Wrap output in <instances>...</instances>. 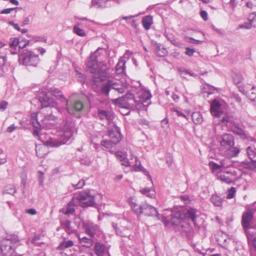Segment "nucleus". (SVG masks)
Here are the masks:
<instances>
[{
  "label": "nucleus",
  "instance_id": "1",
  "mask_svg": "<svg viewBox=\"0 0 256 256\" xmlns=\"http://www.w3.org/2000/svg\"><path fill=\"white\" fill-rule=\"evenodd\" d=\"M234 146V138L232 134H226L222 136L220 141V149L228 158L236 156L240 152V150Z\"/></svg>",
  "mask_w": 256,
  "mask_h": 256
},
{
  "label": "nucleus",
  "instance_id": "2",
  "mask_svg": "<svg viewBox=\"0 0 256 256\" xmlns=\"http://www.w3.org/2000/svg\"><path fill=\"white\" fill-rule=\"evenodd\" d=\"M73 128L67 123L64 126L63 130L59 132V138H51L46 142L48 145L52 147H58L66 144L72 136Z\"/></svg>",
  "mask_w": 256,
  "mask_h": 256
},
{
  "label": "nucleus",
  "instance_id": "3",
  "mask_svg": "<svg viewBox=\"0 0 256 256\" xmlns=\"http://www.w3.org/2000/svg\"><path fill=\"white\" fill-rule=\"evenodd\" d=\"M86 70L88 72L93 74L94 83L96 86H100L101 82L108 76V72L99 66V65H87Z\"/></svg>",
  "mask_w": 256,
  "mask_h": 256
},
{
  "label": "nucleus",
  "instance_id": "4",
  "mask_svg": "<svg viewBox=\"0 0 256 256\" xmlns=\"http://www.w3.org/2000/svg\"><path fill=\"white\" fill-rule=\"evenodd\" d=\"M108 50L99 47L94 52H92L88 58V64H103L108 58Z\"/></svg>",
  "mask_w": 256,
  "mask_h": 256
},
{
  "label": "nucleus",
  "instance_id": "5",
  "mask_svg": "<svg viewBox=\"0 0 256 256\" xmlns=\"http://www.w3.org/2000/svg\"><path fill=\"white\" fill-rule=\"evenodd\" d=\"M74 198L83 208L92 206L96 204L94 196L90 194V191L81 192L76 197Z\"/></svg>",
  "mask_w": 256,
  "mask_h": 256
},
{
  "label": "nucleus",
  "instance_id": "6",
  "mask_svg": "<svg viewBox=\"0 0 256 256\" xmlns=\"http://www.w3.org/2000/svg\"><path fill=\"white\" fill-rule=\"evenodd\" d=\"M112 227L115 229L117 235L126 236L130 235L129 222L126 220H122L118 224L112 222Z\"/></svg>",
  "mask_w": 256,
  "mask_h": 256
},
{
  "label": "nucleus",
  "instance_id": "7",
  "mask_svg": "<svg viewBox=\"0 0 256 256\" xmlns=\"http://www.w3.org/2000/svg\"><path fill=\"white\" fill-rule=\"evenodd\" d=\"M13 240L8 239L2 240L0 246V253L2 254V256H16L12 245Z\"/></svg>",
  "mask_w": 256,
  "mask_h": 256
},
{
  "label": "nucleus",
  "instance_id": "8",
  "mask_svg": "<svg viewBox=\"0 0 256 256\" xmlns=\"http://www.w3.org/2000/svg\"><path fill=\"white\" fill-rule=\"evenodd\" d=\"M38 100L42 106V108L56 107L57 102L54 99L48 96L45 92H42L40 94Z\"/></svg>",
  "mask_w": 256,
  "mask_h": 256
},
{
  "label": "nucleus",
  "instance_id": "9",
  "mask_svg": "<svg viewBox=\"0 0 256 256\" xmlns=\"http://www.w3.org/2000/svg\"><path fill=\"white\" fill-rule=\"evenodd\" d=\"M37 57L38 55L34 54L33 52L24 50L19 54L18 60L20 64H24L30 62L33 58Z\"/></svg>",
  "mask_w": 256,
  "mask_h": 256
},
{
  "label": "nucleus",
  "instance_id": "10",
  "mask_svg": "<svg viewBox=\"0 0 256 256\" xmlns=\"http://www.w3.org/2000/svg\"><path fill=\"white\" fill-rule=\"evenodd\" d=\"M108 136L110 140L114 145L118 144L122 140L120 128L114 126L108 130Z\"/></svg>",
  "mask_w": 256,
  "mask_h": 256
},
{
  "label": "nucleus",
  "instance_id": "11",
  "mask_svg": "<svg viewBox=\"0 0 256 256\" xmlns=\"http://www.w3.org/2000/svg\"><path fill=\"white\" fill-rule=\"evenodd\" d=\"M218 178L226 184L234 182L236 179L234 172L231 171L222 172L218 176Z\"/></svg>",
  "mask_w": 256,
  "mask_h": 256
},
{
  "label": "nucleus",
  "instance_id": "12",
  "mask_svg": "<svg viewBox=\"0 0 256 256\" xmlns=\"http://www.w3.org/2000/svg\"><path fill=\"white\" fill-rule=\"evenodd\" d=\"M85 229L86 233L91 238H94V236L99 232V226L93 223H84L82 224Z\"/></svg>",
  "mask_w": 256,
  "mask_h": 256
},
{
  "label": "nucleus",
  "instance_id": "13",
  "mask_svg": "<svg viewBox=\"0 0 256 256\" xmlns=\"http://www.w3.org/2000/svg\"><path fill=\"white\" fill-rule=\"evenodd\" d=\"M253 218L254 213L250 210L247 211L243 214L242 218V224L245 230L250 228Z\"/></svg>",
  "mask_w": 256,
  "mask_h": 256
},
{
  "label": "nucleus",
  "instance_id": "14",
  "mask_svg": "<svg viewBox=\"0 0 256 256\" xmlns=\"http://www.w3.org/2000/svg\"><path fill=\"white\" fill-rule=\"evenodd\" d=\"M136 64V60L132 53L130 50H126L124 56L119 60L118 64Z\"/></svg>",
  "mask_w": 256,
  "mask_h": 256
},
{
  "label": "nucleus",
  "instance_id": "15",
  "mask_svg": "<svg viewBox=\"0 0 256 256\" xmlns=\"http://www.w3.org/2000/svg\"><path fill=\"white\" fill-rule=\"evenodd\" d=\"M210 112L212 116L216 117H220L223 112L221 108V104L216 100L212 101L210 104Z\"/></svg>",
  "mask_w": 256,
  "mask_h": 256
},
{
  "label": "nucleus",
  "instance_id": "16",
  "mask_svg": "<svg viewBox=\"0 0 256 256\" xmlns=\"http://www.w3.org/2000/svg\"><path fill=\"white\" fill-rule=\"evenodd\" d=\"M142 214L147 216H156L158 215V212L154 206L148 204H144L142 206Z\"/></svg>",
  "mask_w": 256,
  "mask_h": 256
},
{
  "label": "nucleus",
  "instance_id": "17",
  "mask_svg": "<svg viewBox=\"0 0 256 256\" xmlns=\"http://www.w3.org/2000/svg\"><path fill=\"white\" fill-rule=\"evenodd\" d=\"M145 102H142L138 100H135L134 98L132 99L131 102H128L130 108L132 110H144L147 109V105L144 104Z\"/></svg>",
  "mask_w": 256,
  "mask_h": 256
},
{
  "label": "nucleus",
  "instance_id": "18",
  "mask_svg": "<svg viewBox=\"0 0 256 256\" xmlns=\"http://www.w3.org/2000/svg\"><path fill=\"white\" fill-rule=\"evenodd\" d=\"M209 166L212 170V173L216 174H220V172H222V168L227 167L223 161L220 162V164H217L214 162H211L209 163Z\"/></svg>",
  "mask_w": 256,
  "mask_h": 256
},
{
  "label": "nucleus",
  "instance_id": "19",
  "mask_svg": "<svg viewBox=\"0 0 256 256\" xmlns=\"http://www.w3.org/2000/svg\"><path fill=\"white\" fill-rule=\"evenodd\" d=\"M84 106L80 100L76 101L71 108L67 107V110L70 114H74V111L80 112L84 108Z\"/></svg>",
  "mask_w": 256,
  "mask_h": 256
},
{
  "label": "nucleus",
  "instance_id": "20",
  "mask_svg": "<svg viewBox=\"0 0 256 256\" xmlns=\"http://www.w3.org/2000/svg\"><path fill=\"white\" fill-rule=\"evenodd\" d=\"M98 116L101 120H106L110 122L114 118V114L110 111L98 110Z\"/></svg>",
  "mask_w": 256,
  "mask_h": 256
},
{
  "label": "nucleus",
  "instance_id": "21",
  "mask_svg": "<svg viewBox=\"0 0 256 256\" xmlns=\"http://www.w3.org/2000/svg\"><path fill=\"white\" fill-rule=\"evenodd\" d=\"M134 98V96L133 94H126L124 96L113 100V102L116 104L124 105L125 104L126 102L128 104V102H131L132 99Z\"/></svg>",
  "mask_w": 256,
  "mask_h": 256
},
{
  "label": "nucleus",
  "instance_id": "22",
  "mask_svg": "<svg viewBox=\"0 0 256 256\" xmlns=\"http://www.w3.org/2000/svg\"><path fill=\"white\" fill-rule=\"evenodd\" d=\"M94 251L97 256H104V254L107 252V250L104 245L100 242H96L94 246Z\"/></svg>",
  "mask_w": 256,
  "mask_h": 256
},
{
  "label": "nucleus",
  "instance_id": "23",
  "mask_svg": "<svg viewBox=\"0 0 256 256\" xmlns=\"http://www.w3.org/2000/svg\"><path fill=\"white\" fill-rule=\"evenodd\" d=\"M118 159L122 162V164L126 166H130L131 162H130L126 158V156L125 154L122 152H118L115 153Z\"/></svg>",
  "mask_w": 256,
  "mask_h": 256
},
{
  "label": "nucleus",
  "instance_id": "24",
  "mask_svg": "<svg viewBox=\"0 0 256 256\" xmlns=\"http://www.w3.org/2000/svg\"><path fill=\"white\" fill-rule=\"evenodd\" d=\"M76 202L74 198L68 204L66 208L64 210L63 209L62 212L63 213L68 216H70V214H72L74 212V206L76 204Z\"/></svg>",
  "mask_w": 256,
  "mask_h": 256
},
{
  "label": "nucleus",
  "instance_id": "25",
  "mask_svg": "<svg viewBox=\"0 0 256 256\" xmlns=\"http://www.w3.org/2000/svg\"><path fill=\"white\" fill-rule=\"evenodd\" d=\"M142 23L145 30H148L150 29L151 26L153 24L152 16L150 15L144 16L142 19Z\"/></svg>",
  "mask_w": 256,
  "mask_h": 256
},
{
  "label": "nucleus",
  "instance_id": "26",
  "mask_svg": "<svg viewBox=\"0 0 256 256\" xmlns=\"http://www.w3.org/2000/svg\"><path fill=\"white\" fill-rule=\"evenodd\" d=\"M50 94L55 96L58 100H60L61 102H66V104H68L67 100L64 97L63 94L62 93V92L57 88L51 89L50 90Z\"/></svg>",
  "mask_w": 256,
  "mask_h": 256
},
{
  "label": "nucleus",
  "instance_id": "27",
  "mask_svg": "<svg viewBox=\"0 0 256 256\" xmlns=\"http://www.w3.org/2000/svg\"><path fill=\"white\" fill-rule=\"evenodd\" d=\"M155 52L159 56H164L168 54L166 49L158 44H156L155 45Z\"/></svg>",
  "mask_w": 256,
  "mask_h": 256
},
{
  "label": "nucleus",
  "instance_id": "28",
  "mask_svg": "<svg viewBox=\"0 0 256 256\" xmlns=\"http://www.w3.org/2000/svg\"><path fill=\"white\" fill-rule=\"evenodd\" d=\"M182 220V214L179 212L174 213L172 216L171 222L174 225H178Z\"/></svg>",
  "mask_w": 256,
  "mask_h": 256
},
{
  "label": "nucleus",
  "instance_id": "29",
  "mask_svg": "<svg viewBox=\"0 0 256 256\" xmlns=\"http://www.w3.org/2000/svg\"><path fill=\"white\" fill-rule=\"evenodd\" d=\"M74 245V242L72 240H66V238H64V240L59 246L57 247L58 250H64L66 248H70Z\"/></svg>",
  "mask_w": 256,
  "mask_h": 256
},
{
  "label": "nucleus",
  "instance_id": "30",
  "mask_svg": "<svg viewBox=\"0 0 256 256\" xmlns=\"http://www.w3.org/2000/svg\"><path fill=\"white\" fill-rule=\"evenodd\" d=\"M80 242L85 247L90 248L93 245V240L86 237H78Z\"/></svg>",
  "mask_w": 256,
  "mask_h": 256
},
{
  "label": "nucleus",
  "instance_id": "31",
  "mask_svg": "<svg viewBox=\"0 0 256 256\" xmlns=\"http://www.w3.org/2000/svg\"><path fill=\"white\" fill-rule=\"evenodd\" d=\"M232 76L236 84H240L243 80L242 74L238 70L232 71Z\"/></svg>",
  "mask_w": 256,
  "mask_h": 256
},
{
  "label": "nucleus",
  "instance_id": "32",
  "mask_svg": "<svg viewBox=\"0 0 256 256\" xmlns=\"http://www.w3.org/2000/svg\"><path fill=\"white\" fill-rule=\"evenodd\" d=\"M232 130L234 134L240 136L242 138H246V135L244 130L237 125L235 124H233L232 126Z\"/></svg>",
  "mask_w": 256,
  "mask_h": 256
},
{
  "label": "nucleus",
  "instance_id": "33",
  "mask_svg": "<svg viewBox=\"0 0 256 256\" xmlns=\"http://www.w3.org/2000/svg\"><path fill=\"white\" fill-rule=\"evenodd\" d=\"M152 97L150 92L146 90L142 91V94L139 96V100L142 102H146L150 100Z\"/></svg>",
  "mask_w": 256,
  "mask_h": 256
},
{
  "label": "nucleus",
  "instance_id": "34",
  "mask_svg": "<svg viewBox=\"0 0 256 256\" xmlns=\"http://www.w3.org/2000/svg\"><path fill=\"white\" fill-rule=\"evenodd\" d=\"M247 154L250 159L254 162L256 163V152L254 151V148L252 146H248L246 148Z\"/></svg>",
  "mask_w": 256,
  "mask_h": 256
},
{
  "label": "nucleus",
  "instance_id": "35",
  "mask_svg": "<svg viewBox=\"0 0 256 256\" xmlns=\"http://www.w3.org/2000/svg\"><path fill=\"white\" fill-rule=\"evenodd\" d=\"M210 202L216 206H222V200L218 195L212 194L210 198Z\"/></svg>",
  "mask_w": 256,
  "mask_h": 256
},
{
  "label": "nucleus",
  "instance_id": "36",
  "mask_svg": "<svg viewBox=\"0 0 256 256\" xmlns=\"http://www.w3.org/2000/svg\"><path fill=\"white\" fill-rule=\"evenodd\" d=\"M80 25V24L78 23L76 25L74 26L73 28V32L78 36L82 37L85 36H86V33L84 30L79 27Z\"/></svg>",
  "mask_w": 256,
  "mask_h": 256
},
{
  "label": "nucleus",
  "instance_id": "37",
  "mask_svg": "<svg viewBox=\"0 0 256 256\" xmlns=\"http://www.w3.org/2000/svg\"><path fill=\"white\" fill-rule=\"evenodd\" d=\"M192 118L193 122L196 124H198L202 122V116L199 112L192 113Z\"/></svg>",
  "mask_w": 256,
  "mask_h": 256
},
{
  "label": "nucleus",
  "instance_id": "38",
  "mask_svg": "<svg viewBox=\"0 0 256 256\" xmlns=\"http://www.w3.org/2000/svg\"><path fill=\"white\" fill-rule=\"evenodd\" d=\"M46 40L47 38L45 36H35L32 37L30 41V44H32L36 42H46Z\"/></svg>",
  "mask_w": 256,
  "mask_h": 256
},
{
  "label": "nucleus",
  "instance_id": "39",
  "mask_svg": "<svg viewBox=\"0 0 256 256\" xmlns=\"http://www.w3.org/2000/svg\"><path fill=\"white\" fill-rule=\"evenodd\" d=\"M37 113L34 112L31 114V123L36 129H40V125L39 122L37 121Z\"/></svg>",
  "mask_w": 256,
  "mask_h": 256
},
{
  "label": "nucleus",
  "instance_id": "40",
  "mask_svg": "<svg viewBox=\"0 0 256 256\" xmlns=\"http://www.w3.org/2000/svg\"><path fill=\"white\" fill-rule=\"evenodd\" d=\"M256 17V12L252 13L248 18L250 22V24H244L241 26L242 28H244L246 29H250L252 28V22L255 20V18Z\"/></svg>",
  "mask_w": 256,
  "mask_h": 256
},
{
  "label": "nucleus",
  "instance_id": "41",
  "mask_svg": "<svg viewBox=\"0 0 256 256\" xmlns=\"http://www.w3.org/2000/svg\"><path fill=\"white\" fill-rule=\"evenodd\" d=\"M106 0H92V4L96 8H104L106 6Z\"/></svg>",
  "mask_w": 256,
  "mask_h": 256
},
{
  "label": "nucleus",
  "instance_id": "42",
  "mask_svg": "<svg viewBox=\"0 0 256 256\" xmlns=\"http://www.w3.org/2000/svg\"><path fill=\"white\" fill-rule=\"evenodd\" d=\"M132 210L138 214H142V206L138 205L135 202H132L130 204Z\"/></svg>",
  "mask_w": 256,
  "mask_h": 256
},
{
  "label": "nucleus",
  "instance_id": "43",
  "mask_svg": "<svg viewBox=\"0 0 256 256\" xmlns=\"http://www.w3.org/2000/svg\"><path fill=\"white\" fill-rule=\"evenodd\" d=\"M113 83L111 80H108L106 84L102 88V90L104 94L108 96L110 92V87H112Z\"/></svg>",
  "mask_w": 256,
  "mask_h": 256
},
{
  "label": "nucleus",
  "instance_id": "44",
  "mask_svg": "<svg viewBox=\"0 0 256 256\" xmlns=\"http://www.w3.org/2000/svg\"><path fill=\"white\" fill-rule=\"evenodd\" d=\"M4 192L13 195L16 192V188L13 184H8L5 187Z\"/></svg>",
  "mask_w": 256,
  "mask_h": 256
},
{
  "label": "nucleus",
  "instance_id": "45",
  "mask_svg": "<svg viewBox=\"0 0 256 256\" xmlns=\"http://www.w3.org/2000/svg\"><path fill=\"white\" fill-rule=\"evenodd\" d=\"M30 44V40H26L24 38H21L18 40V48H24Z\"/></svg>",
  "mask_w": 256,
  "mask_h": 256
},
{
  "label": "nucleus",
  "instance_id": "46",
  "mask_svg": "<svg viewBox=\"0 0 256 256\" xmlns=\"http://www.w3.org/2000/svg\"><path fill=\"white\" fill-rule=\"evenodd\" d=\"M188 218H190L194 223H195L196 218V210L193 208L188 209Z\"/></svg>",
  "mask_w": 256,
  "mask_h": 256
},
{
  "label": "nucleus",
  "instance_id": "47",
  "mask_svg": "<svg viewBox=\"0 0 256 256\" xmlns=\"http://www.w3.org/2000/svg\"><path fill=\"white\" fill-rule=\"evenodd\" d=\"M101 144L110 151L112 150L114 146L110 140L109 141L104 140L101 142Z\"/></svg>",
  "mask_w": 256,
  "mask_h": 256
},
{
  "label": "nucleus",
  "instance_id": "48",
  "mask_svg": "<svg viewBox=\"0 0 256 256\" xmlns=\"http://www.w3.org/2000/svg\"><path fill=\"white\" fill-rule=\"evenodd\" d=\"M178 71L180 75L183 77L186 78V76L188 74L190 76H196V74H194V72H190L187 70H185L184 68H178Z\"/></svg>",
  "mask_w": 256,
  "mask_h": 256
},
{
  "label": "nucleus",
  "instance_id": "49",
  "mask_svg": "<svg viewBox=\"0 0 256 256\" xmlns=\"http://www.w3.org/2000/svg\"><path fill=\"white\" fill-rule=\"evenodd\" d=\"M19 39L16 38H12L10 39V46L11 48L16 50V48L18 46Z\"/></svg>",
  "mask_w": 256,
  "mask_h": 256
},
{
  "label": "nucleus",
  "instance_id": "50",
  "mask_svg": "<svg viewBox=\"0 0 256 256\" xmlns=\"http://www.w3.org/2000/svg\"><path fill=\"white\" fill-rule=\"evenodd\" d=\"M71 222L70 220H66L61 223L62 226L66 230L72 231V230L71 226Z\"/></svg>",
  "mask_w": 256,
  "mask_h": 256
},
{
  "label": "nucleus",
  "instance_id": "51",
  "mask_svg": "<svg viewBox=\"0 0 256 256\" xmlns=\"http://www.w3.org/2000/svg\"><path fill=\"white\" fill-rule=\"evenodd\" d=\"M248 244L252 245L256 250V237L252 238L250 236H248Z\"/></svg>",
  "mask_w": 256,
  "mask_h": 256
},
{
  "label": "nucleus",
  "instance_id": "52",
  "mask_svg": "<svg viewBox=\"0 0 256 256\" xmlns=\"http://www.w3.org/2000/svg\"><path fill=\"white\" fill-rule=\"evenodd\" d=\"M236 192V188L234 187H232L228 190L226 198L228 199L232 198L234 197Z\"/></svg>",
  "mask_w": 256,
  "mask_h": 256
},
{
  "label": "nucleus",
  "instance_id": "53",
  "mask_svg": "<svg viewBox=\"0 0 256 256\" xmlns=\"http://www.w3.org/2000/svg\"><path fill=\"white\" fill-rule=\"evenodd\" d=\"M134 166L136 170H142V168L140 164V162L136 157L134 158Z\"/></svg>",
  "mask_w": 256,
  "mask_h": 256
},
{
  "label": "nucleus",
  "instance_id": "54",
  "mask_svg": "<svg viewBox=\"0 0 256 256\" xmlns=\"http://www.w3.org/2000/svg\"><path fill=\"white\" fill-rule=\"evenodd\" d=\"M124 70V65H116L115 71L117 74H122Z\"/></svg>",
  "mask_w": 256,
  "mask_h": 256
},
{
  "label": "nucleus",
  "instance_id": "55",
  "mask_svg": "<svg viewBox=\"0 0 256 256\" xmlns=\"http://www.w3.org/2000/svg\"><path fill=\"white\" fill-rule=\"evenodd\" d=\"M76 77L78 78V80L80 81L81 82H82L83 83L84 82L86 78H85V76H84V75L82 74L81 72H80L77 70H76Z\"/></svg>",
  "mask_w": 256,
  "mask_h": 256
},
{
  "label": "nucleus",
  "instance_id": "56",
  "mask_svg": "<svg viewBox=\"0 0 256 256\" xmlns=\"http://www.w3.org/2000/svg\"><path fill=\"white\" fill-rule=\"evenodd\" d=\"M85 184V181L84 180H80L77 184L74 185L75 189L82 188Z\"/></svg>",
  "mask_w": 256,
  "mask_h": 256
},
{
  "label": "nucleus",
  "instance_id": "57",
  "mask_svg": "<svg viewBox=\"0 0 256 256\" xmlns=\"http://www.w3.org/2000/svg\"><path fill=\"white\" fill-rule=\"evenodd\" d=\"M230 121H231V118L228 116H224L221 120V122L226 126H227L228 123H230Z\"/></svg>",
  "mask_w": 256,
  "mask_h": 256
},
{
  "label": "nucleus",
  "instance_id": "58",
  "mask_svg": "<svg viewBox=\"0 0 256 256\" xmlns=\"http://www.w3.org/2000/svg\"><path fill=\"white\" fill-rule=\"evenodd\" d=\"M168 40H170V42L175 46L178 47H181L182 46V44L179 42L177 41L175 38L170 40V38H168Z\"/></svg>",
  "mask_w": 256,
  "mask_h": 256
},
{
  "label": "nucleus",
  "instance_id": "59",
  "mask_svg": "<svg viewBox=\"0 0 256 256\" xmlns=\"http://www.w3.org/2000/svg\"><path fill=\"white\" fill-rule=\"evenodd\" d=\"M17 8H8L2 10L0 12V14H10L12 10L16 9Z\"/></svg>",
  "mask_w": 256,
  "mask_h": 256
},
{
  "label": "nucleus",
  "instance_id": "60",
  "mask_svg": "<svg viewBox=\"0 0 256 256\" xmlns=\"http://www.w3.org/2000/svg\"><path fill=\"white\" fill-rule=\"evenodd\" d=\"M200 15L204 21H206L208 20V14L206 11L202 10L200 12Z\"/></svg>",
  "mask_w": 256,
  "mask_h": 256
},
{
  "label": "nucleus",
  "instance_id": "61",
  "mask_svg": "<svg viewBox=\"0 0 256 256\" xmlns=\"http://www.w3.org/2000/svg\"><path fill=\"white\" fill-rule=\"evenodd\" d=\"M194 49L188 47L186 48V54L188 56H192L194 54Z\"/></svg>",
  "mask_w": 256,
  "mask_h": 256
},
{
  "label": "nucleus",
  "instance_id": "62",
  "mask_svg": "<svg viewBox=\"0 0 256 256\" xmlns=\"http://www.w3.org/2000/svg\"><path fill=\"white\" fill-rule=\"evenodd\" d=\"M8 23L9 25L12 26L17 30H18V31L20 30V28L18 24H15L12 21H9V22H8Z\"/></svg>",
  "mask_w": 256,
  "mask_h": 256
},
{
  "label": "nucleus",
  "instance_id": "63",
  "mask_svg": "<svg viewBox=\"0 0 256 256\" xmlns=\"http://www.w3.org/2000/svg\"><path fill=\"white\" fill-rule=\"evenodd\" d=\"M45 147L44 146L43 148L42 147L41 148H39L38 150L37 148L36 149V152L38 156L40 158H42L44 156V154H40V152H42L44 150L43 149Z\"/></svg>",
  "mask_w": 256,
  "mask_h": 256
},
{
  "label": "nucleus",
  "instance_id": "64",
  "mask_svg": "<svg viewBox=\"0 0 256 256\" xmlns=\"http://www.w3.org/2000/svg\"><path fill=\"white\" fill-rule=\"evenodd\" d=\"M140 192L146 195V196H150V195L149 194L150 192V189L149 188H144L140 190Z\"/></svg>",
  "mask_w": 256,
  "mask_h": 256
}]
</instances>
